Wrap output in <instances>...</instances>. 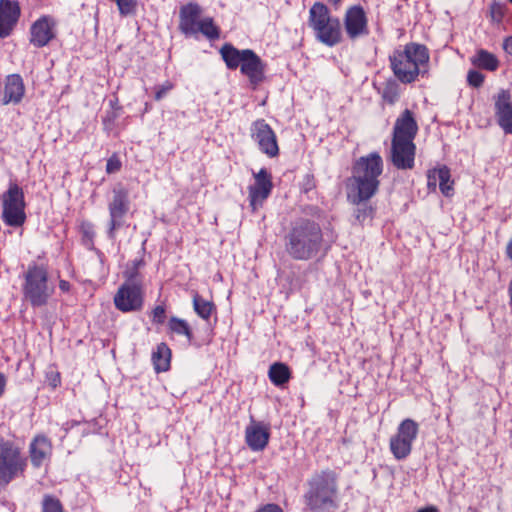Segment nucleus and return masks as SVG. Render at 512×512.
<instances>
[{
  "instance_id": "obj_1",
  "label": "nucleus",
  "mask_w": 512,
  "mask_h": 512,
  "mask_svg": "<svg viewBox=\"0 0 512 512\" xmlns=\"http://www.w3.org/2000/svg\"><path fill=\"white\" fill-rule=\"evenodd\" d=\"M303 512H337L341 506L340 475L331 468L314 471L306 480Z\"/></svg>"
},
{
  "instance_id": "obj_2",
  "label": "nucleus",
  "mask_w": 512,
  "mask_h": 512,
  "mask_svg": "<svg viewBox=\"0 0 512 512\" xmlns=\"http://www.w3.org/2000/svg\"><path fill=\"white\" fill-rule=\"evenodd\" d=\"M285 251L294 260L308 261L316 258L324 246L323 231L318 222L298 218L291 222L284 236Z\"/></svg>"
},
{
  "instance_id": "obj_3",
  "label": "nucleus",
  "mask_w": 512,
  "mask_h": 512,
  "mask_svg": "<svg viewBox=\"0 0 512 512\" xmlns=\"http://www.w3.org/2000/svg\"><path fill=\"white\" fill-rule=\"evenodd\" d=\"M430 54L428 48L410 42L393 50L389 55L390 68L395 78L402 84H411L419 76H428Z\"/></svg>"
},
{
  "instance_id": "obj_4",
  "label": "nucleus",
  "mask_w": 512,
  "mask_h": 512,
  "mask_svg": "<svg viewBox=\"0 0 512 512\" xmlns=\"http://www.w3.org/2000/svg\"><path fill=\"white\" fill-rule=\"evenodd\" d=\"M383 172V160L378 152L360 157L353 165L352 180L354 182L356 201L369 200L378 191L379 176Z\"/></svg>"
},
{
  "instance_id": "obj_5",
  "label": "nucleus",
  "mask_w": 512,
  "mask_h": 512,
  "mask_svg": "<svg viewBox=\"0 0 512 512\" xmlns=\"http://www.w3.org/2000/svg\"><path fill=\"white\" fill-rule=\"evenodd\" d=\"M23 301L32 308H41L48 304L55 292L49 282L48 270L44 265L30 264L23 275L21 287Z\"/></svg>"
},
{
  "instance_id": "obj_6",
  "label": "nucleus",
  "mask_w": 512,
  "mask_h": 512,
  "mask_svg": "<svg viewBox=\"0 0 512 512\" xmlns=\"http://www.w3.org/2000/svg\"><path fill=\"white\" fill-rule=\"evenodd\" d=\"M308 25L315 38L328 47H334L342 41L339 18L332 16L329 8L322 2H315L310 7Z\"/></svg>"
},
{
  "instance_id": "obj_7",
  "label": "nucleus",
  "mask_w": 512,
  "mask_h": 512,
  "mask_svg": "<svg viewBox=\"0 0 512 512\" xmlns=\"http://www.w3.org/2000/svg\"><path fill=\"white\" fill-rule=\"evenodd\" d=\"M27 467V457L18 444L0 439V486H6L23 475Z\"/></svg>"
},
{
  "instance_id": "obj_8",
  "label": "nucleus",
  "mask_w": 512,
  "mask_h": 512,
  "mask_svg": "<svg viewBox=\"0 0 512 512\" xmlns=\"http://www.w3.org/2000/svg\"><path fill=\"white\" fill-rule=\"evenodd\" d=\"M1 200V218L3 222L10 227H21L26 221V203L23 189L16 182L10 181Z\"/></svg>"
},
{
  "instance_id": "obj_9",
  "label": "nucleus",
  "mask_w": 512,
  "mask_h": 512,
  "mask_svg": "<svg viewBox=\"0 0 512 512\" xmlns=\"http://www.w3.org/2000/svg\"><path fill=\"white\" fill-rule=\"evenodd\" d=\"M130 210L129 192L122 185H116L112 190V198L108 202L109 222L107 236L115 240L116 232L125 224V217Z\"/></svg>"
},
{
  "instance_id": "obj_10",
  "label": "nucleus",
  "mask_w": 512,
  "mask_h": 512,
  "mask_svg": "<svg viewBox=\"0 0 512 512\" xmlns=\"http://www.w3.org/2000/svg\"><path fill=\"white\" fill-rule=\"evenodd\" d=\"M418 433L419 425L413 419L406 418L400 422L396 434L389 442L390 451L395 459L404 460L410 455Z\"/></svg>"
},
{
  "instance_id": "obj_11",
  "label": "nucleus",
  "mask_w": 512,
  "mask_h": 512,
  "mask_svg": "<svg viewBox=\"0 0 512 512\" xmlns=\"http://www.w3.org/2000/svg\"><path fill=\"white\" fill-rule=\"evenodd\" d=\"M250 136L258 145L259 150L269 158H274L279 155L277 136L272 127L264 119H257L252 122Z\"/></svg>"
},
{
  "instance_id": "obj_12",
  "label": "nucleus",
  "mask_w": 512,
  "mask_h": 512,
  "mask_svg": "<svg viewBox=\"0 0 512 512\" xmlns=\"http://www.w3.org/2000/svg\"><path fill=\"white\" fill-rule=\"evenodd\" d=\"M144 303V291L142 284L124 282L114 296L115 307L123 312H135L142 309Z\"/></svg>"
},
{
  "instance_id": "obj_13",
  "label": "nucleus",
  "mask_w": 512,
  "mask_h": 512,
  "mask_svg": "<svg viewBox=\"0 0 512 512\" xmlns=\"http://www.w3.org/2000/svg\"><path fill=\"white\" fill-rule=\"evenodd\" d=\"M56 20L50 15L38 18L30 27V44L35 48L47 46L56 37Z\"/></svg>"
},
{
  "instance_id": "obj_14",
  "label": "nucleus",
  "mask_w": 512,
  "mask_h": 512,
  "mask_svg": "<svg viewBox=\"0 0 512 512\" xmlns=\"http://www.w3.org/2000/svg\"><path fill=\"white\" fill-rule=\"evenodd\" d=\"M344 27L351 40L368 35V19L361 5H354L347 9L344 16Z\"/></svg>"
},
{
  "instance_id": "obj_15",
  "label": "nucleus",
  "mask_w": 512,
  "mask_h": 512,
  "mask_svg": "<svg viewBox=\"0 0 512 512\" xmlns=\"http://www.w3.org/2000/svg\"><path fill=\"white\" fill-rule=\"evenodd\" d=\"M255 183L249 187V201L253 210L261 206L272 192V175L266 168L254 174Z\"/></svg>"
},
{
  "instance_id": "obj_16",
  "label": "nucleus",
  "mask_w": 512,
  "mask_h": 512,
  "mask_svg": "<svg viewBox=\"0 0 512 512\" xmlns=\"http://www.w3.org/2000/svg\"><path fill=\"white\" fill-rule=\"evenodd\" d=\"M244 56L240 72L248 78L250 85L255 89L264 81L267 65L252 49H248Z\"/></svg>"
},
{
  "instance_id": "obj_17",
  "label": "nucleus",
  "mask_w": 512,
  "mask_h": 512,
  "mask_svg": "<svg viewBox=\"0 0 512 512\" xmlns=\"http://www.w3.org/2000/svg\"><path fill=\"white\" fill-rule=\"evenodd\" d=\"M416 146L414 142L392 140L391 162L399 170H409L415 165Z\"/></svg>"
},
{
  "instance_id": "obj_18",
  "label": "nucleus",
  "mask_w": 512,
  "mask_h": 512,
  "mask_svg": "<svg viewBox=\"0 0 512 512\" xmlns=\"http://www.w3.org/2000/svg\"><path fill=\"white\" fill-rule=\"evenodd\" d=\"M495 116L505 134H512V97L509 90L501 89L494 96Z\"/></svg>"
},
{
  "instance_id": "obj_19",
  "label": "nucleus",
  "mask_w": 512,
  "mask_h": 512,
  "mask_svg": "<svg viewBox=\"0 0 512 512\" xmlns=\"http://www.w3.org/2000/svg\"><path fill=\"white\" fill-rule=\"evenodd\" d=\"M25 95V84L19 74H10L5 77L3 86L0 87V103L2 105H17L21 103Z\"/></svg>"
},
{
  "instance_id": "obj_20",
  "label": "nucleus",
  "mask_w": 512,
  "mask_h": 512,
  "mask_svg": "<svg viewBox=\"0 0 512 512\" xmlns=\"http://www.w3.org/2000/svg\"><path fill=\"white\" fill-rule=\"evenodd\" d=\"M21 9L16 0H0V39L13 32L20 18Z\"/></svg>"
},
{
  "instance_id": "obj_21",
  "label": "nucleus",
  "mask_w": 512,
  "mask_h": 512,
  "mask_svg": "<svg viewBox=\"0 0 512 512\" xmlns=\"http://www.w3.org/2000/svg\"><path fill=\"white\" fill-rule=\"evenodd\" d=\"M201 14L202 7L196 2H189L180 7L178 28L185 37L196 35Z\"/></svg>"
},
{
  "instance_id": "obj_22",
  "label": "nucleus",
  "mask_w": 512,
  "mask_h": 512,
  "mask_svg": "<svg viewBox=\"0 0 512 512\" xmlns=\"http://www.w3.org/2000/svg\"><path fill=\"white\" fill-rule=\"evenodd\" d=\"M270 439V427L263 422H256L252 419L251 424L245 429V441L247 446L254 452L266 448Z\"/></svg>"
},
{
  "instance_id": "obj_23",
  "label": "nucleus",
  "mask_w": 512,
  "mask_h": 512,
  "mask_svg": "<svg viewBox=\"0 0 512 512\" xmlns=\"http://www.w3.org/2000/svg\"><path fill=\"white\" fill-rule=\"evenodd\" d=\"M418 132V124L413 112L405 109L396 119L392 140L413 142Z\"/></svg>"
},
{
  "instance_id": "obj_24",
  "label": "nucleus",
  "mask_w": 512,
  "mask_h": 512,
  "mask_svg": "<svg viewBox=\"0 0 512 512\" xmlns=\"http://www.w3.org/2000/svg\"><path fill=\"white\" fill-rule=\"evenodd\" d=\"M51 450V442L46 436H36L29 446L32 465L36 468L41 467L44 461L50 456Z\"/></svg>"
},
{
  "instance_id": "obj_25",
  "label": "nucleus",
  "mask_w": 512,
  "mask_h": 512,
  "mask_svg": "<svg viewBox=\"0 0 512 512\" xmlns=\"http://www.w3.org/2000/svg\"><path fill=\"white\" fill-rule=\"evenodd\" d=\"M248 49H237L231 43H225L221 49L220 54L223 61L226 64V67L229 70H236L240 68L242 61L244 59V54H246Z\"/></svg>"
},
{
  "instance_id": "obj_26",
  "label": "nucleus",
  "mask_w": 512,
  "mask_h": 512,
  "mask_svg": "<svg viewBox=\"0 0 512 512\" xmlns=\"http://www.w3.org/2000/svg\"><path fill=\"white\" fill-rule=\"evenodd\" d=\"M171 349L164 342L157 345L152 353V362L156 372H166L170 368Z\"/></svg>"
},
{
  "instance_id": "obj_27",
  "label": "nucleus",
  "mask_w": 512,
  "mask_h": 512,
  "mask_svg": "<svg viewBox=\"0 0 512 512\" xmlns=\"http://www.w3.org/2000/svg\"><path fill=\"white\" fill-rule=\"evenodd\" d=\"M471 63L479 68L487 71H496L499 67L498 58L485 49H479L471 58Z\"/></svg>"
},
{
  "instance_id": "obj_28",
  "label": "nucleus",
  "mask_w": 512,
  "mask_h": 512,
  "mask_svg": "<svg viewBox=\"0 0 512 512\" xmlns=\"http://www.w3.org/2000/svg\"><path fill=\"white\" fill-rule=\"evenodd\" d=\"M268 377L271 383L277 387H283L291 378V371L287 364L283 362L273 363L268 371Z\"/></svg>"
},
{
  "instance_id": "obj_29",
  "label": "nucleus",
  "mask_w": 512,
  "mask_h": 512,
  "mask_svg": "<svg viewBox=\"0 0 512 512\" xmlns=\"http://www.w3.org/2000/svg\"><path fill=\"white\" fill-rule=\"evenodd\" d=\"M193 309L204 321H209L211 315L216 313V306L212 301L204 299L198 293L193 295Z\"/></svg>"
},
{
  "instance_id": "obj_30",
  "label": "nucleus",
  "mask_w": 512,
  "mask_h": 512,
  "mask_svg": "<svg viewBox=\"0 0 512 512\" xmlns=\"http://www.w3.org/2000/svg\"><path fill=\"white\" fill-rule=\"evenodd\" d=\"M168 331L171 334L185 336L189 343L193 340V332L188 322L184 319L172 316L167 324Z\"/></svg>"
},
{
  "instance_id": "obj_31",
  "label": "nucleus",
  "mask_w": 512,
  "mask_h": 512,
  "mask_svg": "<svg viewBox=\"0 0 512 512\" xmlns=\"http://www.w3.org/2000/svg\"><path fill=\"white\" fill-rule=\"evenodd\" d=\"M357 193L351 197V201L356 205L354 217L359 224H363L366 220L373 217L374 208L368 203V200L356 201Z\"/></svg>"
},
{
  "instance_id": "obj_32",
  "label": "nucleus",
  "mask_w": 512,
  "mask_h": 512,
  "mask_svg": "<svg viewBox=\"0 0 512 512\" xmlns=\"http://www.w3.org/2000/svg\"><path fill=\"white\" fill-rule=\"evenodd\" d=\"M439 179V189L445 197H451L454 194V182L451 180L450 169L443 165L437 169Z\"/></svg>"
},
{
  "instance_id": "obj_33",
  "label": "nucleus",
  "mask_w": 512,
  "mask_h": 512,
  "mask_svg": "<svg viewBox=\"0 0 512 512\" xmlns=\"http://www.w3.org/2000/svg\"><path fill=\"white\" fill-rule=\"evenodd\" d=\"M145 265L143 258L134 259L128 265L123 276L126 283L142 284V277L140 275V268Z\"/></svg>"
},
{
  "instance_id": "obj_34",
  "label": "nucleus",
  "mask_w": 512,
  "mask_h": 512,
  "mask_svg": "<svg viewBox=\"0 0 512 512\" xmlns=\"http://www.w3.org/2000/svg\"><path fill=\"white\" fill-rule=\"evenodd\" d=\"M199 32L209 40H216L220 37V29L215 25L212 17H205L200 20L196 34Z\"/></svg>"
},
{
  "instance_id": "obj_35",
  "label": "nucleus",
  "mask_w": 512,
  "mask_h": 512,
  "mask_svg": "<svg viewBox=\"0 0 512 512\" xmlns=\"http://www.w3.org/2000/svg\"><path fill=\"white\" fill-rule=\"evenodd\" d=\"M122 108L107 109L102 117L103 129L106 133L114 132L116 127V120L122 114Z\"/></svg>"
},
{
  "instance_id": "obj_36",
  "label": "nucleus",
  "mask_w": 512,
  "mask_h": 512,
  "mask_svg": "<svg viewBox=\"0 0 512 512\" xmlns=\"http://www.w3.org/2000/svg\"><path fill=\"white\" fill-rule=\"evenodd\" d=\"M42 512H64V509L57 497L46 494L42 500Z\"/></svg>"
},
{
  "instance_id": "obj_37",
  "label": "nucleus",
  "mask_w": 512,
  "mask_h": 512,
  "mask_svg": "<svg viewBox=\"0 0 512 512\" xmlns=\"http://www.w3.org/2000/svg\"><path fill=\"white\" fill-rule=\"evenodd\" d=\"M382 97L390 104H393L398 99V85L395 81L391 80L386 82L382 91Z\"/></svg>"
},
{
  "instance_id": "obj_38",
  "label": "nucleus",
  "mask_w": 512,
  "mask_h": 512,
  "mask_svg": "<svg viewBox=\"0 0 512 512\" xmlns=\"http://www.w3.org/2000/svg\"><path fill=\"white\" fill-rule=\"evenodd\" d=\"M115 3L117 4L119 13L122 16L132 15L136 11V0H116Z\"/></svg>"
},
{
  "instance_id": "obj_39",
  "label": "nucleus",
  "mask_w": 512,
  "mask_h": 512,
  "mask_svg": "<svg viewBox=\"0 0 512 512\" xmlns=\"http://www.w3.org/2000/svg\"><path fill=\"white\" fill-rule=\"evenodd\" d=\"M151 322L156 325H162L166 321V305L164 303L157 305L151 311Z\"/></svg>"
},
{
  "instance_id": "obj_40",
  "label": "nucleus",
  "mask_w": 512,
  "mask_h": 512,
  "mask_svg": "<svg viewBox=\"0 0 512 512\" xmlns=\"http://www.w3.org/2000/svg\"><path fill=\"white\" fill-rule=\"evenodd\" d=\"M484 75L477 70H470L467 74V82L470 86L479 88L484 82Z\"/></svg>"
},
{
  "instance_id": "obj_41",
  "label": "nucleus",
  "mask_w": 512,
  "mask_h": 512,
  "mask_svg": "<svg viewBox=\"0 0 512 512\" xmlns=\"http://www.w3.org/2000/svg\"><path fill=\"white\" fill-rule=\"evenodd\" d=\"M122 167V163H121V160L119 158V156L117 154H113L108 160H107V163H106V172L108 174H113V173H116L118 171H120Z\"/></svg>"
},
{
  "instance_id": "obj_42",
  "label": "nucleus",
  "mask_w": 512,
  "mask_h": 512,
  "mask_svg": "<svg viewBox=\"0 0 512 512\" xmlns=\"http://www.w3.org/2000/svg\"><path fill=\"white\" fill-rule=\"evenodd\" d=\"M491 18L494 22H501L504 17V9L500 3L493 2L490 5Z\"/></svg>"
},
{
  "instance_id": "obj_43",
  "label": "nucleus",
  "mask_w": 512,
  "mask_h": 512,
  "mask_svg": "<svg viewBox=\"0 0 512 512\" xmlns=\"http://www.w3.org/2000/svg\"><path fill=\"white\" fill-rule=\"evenodd\" d=\"M172 88H173V84L169 81H166L162 85L156 86L155 87V95H154L155 100H157V101L161 100L163 97H165L167 95V93L169 91L172 90Z\"/></svg>"
},
{
  "instance_id": "obj_44",
  "label": "nucleus",
  "mask_w": 512,
  "mask_h": 512,
  "mask_svg": "<svg viewBox=\"0 0 512 512\" xmlns=\"http://www.w3.org/2000/svg\"><path fill=\"white\" fill-rule=\"evenodd\" d=\"M316 187V182L313 174H306L303 177L301 189L304 193L312 191Z\"/></svg>"
},
{
  "instance_id": "obj_45",
  "label": "nucleus",
  "mask_w": 512,
  "mask_h": 512,
  "mask_svg": "<svg viewBox=\"0 0 512 512\" xmlns=\"http://www.w3.org/2000/svg\"><path fill=\"white\" fill-rule=\"evenodd\" d=\"M437 169L438 168H434L432 170H429L427 173V187L430 191H435L437 188V184L439 185Z\"/></svg>"
},
{
  "instance_id": "obj_46",
  "label": "nucleus",
  "mask_w": 512,
  "mask_h": 512,
  "mask_svg": "<svg viewBox=\"0 0 512 512\" xmlns=\"http://www.w3.org/2000/svg\"><path fill=\"white\" fill-rule=\"evenodd\" d=\"M81 231L83 233V237L90 241L91 245H93V239L95 236L94 226L90 222H83L81 224Z\"/></svg>"
},
{
  "instance_id": "obj_47",
  "label": "nucleus",
  "mask_w": 512,
  "mask_h": 512,
  "mask_svg": "<svg viewBox=\"0 0 512 512\" xmlns=\"http://www.w3.org/2000/svg\"><path fill=\"white\" fill-rule=\"evenodd\" d=\"M46 379L53 389L57 388L61 384L60 373L54 370H50L46 373Z\"/></svg>"
},
{
  "instance_id": "obj_48",
  "label": "nucleus",
  "mask_w": 512,
  "mask_h": 512,
  "mask_svg": "<svg viewBox=\"0 0 512 512\" xmlns=\"http://www.w3.org/2000/svg\"><path fill=\"white\" fill-rule=\"evenodd\" d=\"M255 512H283L282 508L274 503L266 504L259 509H257Z\"/></svg>"
},
{
  "instance_id": "obj_49",
  "label": "nucleus",
  "mask_w": 512,
  "mask_h": 512,
  "mask_svg": "<svg viewBox=\"0 0 512 512\" xmlns=\"http://www.w3.org/2000/svg\"><path fill=\"white\" fill-rule=\"evenodd\" d=\"M503 49L507 54L512 56V35L504 39Z\"/></svg>"
},
{
  "instance_id": "obj_50",
  "label": "nucleus",
  "mask_w": 512,
  "mask_h": 512,
  "mask_svg": "<svg viewBox=\"0 0 512 512\" xmlns=\"http://www.w3.org/2000/svg\"><path fill=\"white\" fill-rule=\"evenodd\" d=\"M59 289L64 292V293H67L70 291L71 289V284L67 281V280H63L61 279L59 281Z\"/></svg>"
},
{
  "instance_id": "obj_51",
  "label": "nucleus",
  "mask_w": 512,
  "mask_h": 512,
  "mask_svg": "<svg viewBox=\"0 0 512 512\" xmlns=\"http://www.w3.org/2000/svg\"><path fill=\"white\" fill-rule=\"evenodd\" d=\"M6 382H7V380H6L5 375L2 372H0V397L2 396V394L5 391Z\"/></svg>"
},
{
  "instance_id": "obj_52",
  "label": "nucleus",
  "mask_w": 512,
  "mask_h": 512,
  "mask_svg": "<svg viewBox=\"0 0 512 512\" xmlns=\"http://www.w3.org/2000/svg\"><path fill=\"white\" fill-rule=\"evenodd\" d=\"M417 512H439V510L435 506H427L419 509Z\"/></svg>"
},
{
  "instance_id": "obj_53",
  "label": "nucleus",
  "mask_w": 512,
  "mask_h": 512,
  "mask_svg": "<svg viewBox=\"0 0 512 512\" xmlns=\"http://www.w3.org/2000/svg\"><path fill=\"white\" fill-rule=\"evenodd\" d=\"M109 106H110V109H114V108H122V106L119 105V102H118V99L115 98L113 100H110L109 101Z\"/></svg>"
},
{
  "instance_id": "obj_54",
  "label": "nucleus",
  "mask_w": 512,
  "mask_h": 512,
  "mask_svg": "<svg viewBox=\"0 0 512 512\" xmlns=\"http://www.w3.org/2000/svg\"><path fill=\"white\" fill-rule=\"evenodd\" d=\"M508 293H509V297H510V306L512 307V280L509 283Z\"/></svg>"
},
{
  "instance_id": "obj_55",
  "label": "nucleus",
  "mask_w": 512,
  "mask_h": 512,
  "mask_svg": "<svg viewBox=\"0 0 512 512\" xmlns=\"http://www.w3.org/2000/svg\"><path fill=\"white\" fill-rule=\"evenodd\" d=\"M342 0H329L334 5H338Z\"/></svg>"
},
{
  "instance_id": "obj_56",
  "label": "nucleus",
  "mask_w": 512,
  "mask_h": 512,
  "mask_svg": "<svg viewBox=\"0 0 512 512\" xmlns=\"http://www.w3.org/2000/svg\"><path fill=\"white\" fill-rule=\"evenodd\" d=\"M97 253H98V256H99L100 258H102V257L104 256V255H103V253H102L101 251H99V250H97Z\"/></svg>"
},
{
  "instance_id": "obj_57",
  "label": "nucleus",
  "mask_w": 512,
  "mask_h": 512,
  "mask_svg": "<svg viewBox=\"0 0 512 512\" xmlns=\"http://www.w3.org/2000/svg\"><path fill=\"white\" fill-rule=\"evenodd\" d=\"M512 4V0H508Z\"/></svg>"
}]
</instances>
